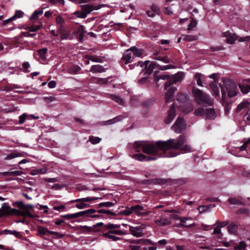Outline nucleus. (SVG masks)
Wrapping results in <instances>:
<instances>
[{"label": "nucleus", "mask_w": 250, "mask_h": 250, "mask_svg": "<svg viewBox=\"0 0 250 250\" xmlns=\"http://www.w3.org/2000/svg\"><path fill=\"white\" fill-rule=\"evenodd\" d=\"M185 142V137L181 135L175 139H170L167 141H159L158 145L165 153L163 157H173L179 154V153L175 152L179 149L185 153L191 151L192 149L190 146L186 145L182 146Z\"/></svg>", "instance_id": "f257e3e1"}, {"label": "nucleus", "mask_w": 250, "mask_h": 250, "mask_svg": "<svg viewBox=\"0 0 250 250\" xmlns=\"http://www.w3.org/2000/svg\"><path fill=\"white\" fill-rule=\"evenodd\" d=\"M220 86L221 88L223 100H226V93L229 97H234L237 95L238 92V88L235 83L231 80H225L223 83H220Z\"/></svg>", "instance_id": "f03ea898"}, {"label": "nucleus", "mask_w": 250, "mask_h": 250, "mask_svg": "<svg viewBox=\"0 0 250 250\" xmlns=\"http://www.w3.org/2000/svg\"><path fill=\"white\" fill-rule=\"evenodd\" d=\"M192 94L195 100L198 104H212V100L209 96L199 89L193 88Z\"/></svg>", "instance_id": "7ed1b4c3"}, {"label": "nucleus", "mask_w": 250, "mask_h": 250, "mask_svg": "<svg viewBox=\"0 0 250 250\" xmlns=\"http://www.w3.org/2000/svg\"><path fill=\"white\" fill-rule=\"evenodd\" d=\"M224 36L226 37V42L229 44L234 43L235 41L237 40L240 42H250V36L245 37H238L236 34H232L229 32H226L223 34Z\"/></svg>", "instance_id": "20e7f679"}, {"label": "nucleus", "mask_w": 250, "mask_h": 250, "mask_svg": "<svg viewBox=\"0 0 250 250\" xmlns=\"http://www.w3.org/2000/svg\"><path fill=\"white\" fill-rule=\"evenodd\" d=\"M20 210L12 208L7 204L3 203L0 208V217L6 216L7 215H18L19 216Z\"/></svg>", "instance_id": "39448f33"}, {"label": "nucleus", "mask_w": 250, "mask_h": 250, "mask_svg": "<svg viewBox=\"0 0 250 250\" xmlns=\"http://www.w3.org/2000/svg\"><path fill=\"white\" fill-rule=\"evenodd\" d=\"M158 142L159 141H157L156 144L145 142L143 149V152L148 154H154L158 152L159 149L162 150L158 145Z\"/></svg>", "instance_id": "423d86ee"}, {"label": "nucleus", "mask_w": 250, "mask_h": 250, "mask_svg": "<svg viewBox=\"0 0 250 250\" xmlns=\"http://www.w3.org/2000/svg\"><path fill=\"white\" fill-rule=\"evenodd\" d=\"M171 127L176 133H180L186 127L185 120L181 117H178Z\"/></svg>", "instance_id": "0eeeda50"}, {"label": "nucleus", "mask_w": 250, "mask_h": 250, "mask_svg": "<svg viewBox=\"0 0 250 250\" xmlns=\"http://www.w3.org/2000/svg\"><path fill=\"white\" fill-rule=\"evenodd\" d=\"M139 64L141 67H145V73L148 74H151L155 68H158V64L155 62L146 61L144 62H139Z\"/></svg>", "instance_id": "6e6552de"}, {"label": "nucleus", "mask_w": 250, "mask_h": 250, "mask_svg": "<svg viewBox=\"0 0 250 250\" xmlns=\"http://www.w3.org/2000/svg\"><path fill=\"white\" fill-rule=\"evenodd\" d=\"M104 6V4H99L98 5H94L91 4H85L84 5H82V10L83 11L84 13H85L86 17L88 14L90 13L93 10H97L100 9L101 8L103 7Z\"/></svg>", "instance_id": "1a4fd4ad"}, {"label": "nucleus", "mask_w": 250, "mask_h": 250, "mask_svg": "<svg viewBox=\"0 0 250 250\" xmlns=\"http://www.w3.org/2000/svg\"><path fill=\"white\" fill-rule=\"evenodd\" d=\"M175 117V111L174 106L172 104L170 109L167 111V115L165 120V122L167 124H170Z\"/></svg>", "instance_id": "9d476101"}, {"label": "nucleus", "mask_w": 250, "mask_h": 250, "mask_svg": "<svg viewBox=\"0 0 250 250\" xmlns=\"http://www.w3.org/2000/svg\"><path fill=\"white\" fill-rule=\"evenodd\" d=\"M33 208V206L32 205H24L23 210H20L19 216L33 218V215L29 211V209H31Z\"/></svg>", "instance_id": "9b49d317"}, {"label": "nucleus", "mask_w": 250, "mask_h": 250, "mask_svg": "<svg viewBox=\"0 0 250 250\" xmlns=\"http://www.w3.org/2000/svg\"><path fill=\"white\" fill-rule=\"evenodd\" d=\"M130 233L134 236L140 237L143 235L142 228L140 226L132 227L128 226Z\"/></svg>", "instance_id": "f8f14e48"}, {"label": "nucleus", "mask_w": 250, "mask_h": 250, "mask_svg": "<svg viewBox=\"0 0 250 250\" xmlns=\"http://www.w3.org/2000/svg\"><path fill=\"white\" fill-rule=\"evenodd\" d=\"M178 107L181 111L185 113H188L193 109V105L190 103L180 104Z\"/></svg>", "instance_id": "ddd939ff"}, {"label": "nucleus", "mask_w": 250, "mask_h": 250, "mask_svg": "<svg viewBox=\"0 0 250 250\" xmlns=\"http://www.w3.org/2000/svg\"><path fill=\"white\" fill-rule=\"evenodd\" d=\"M132 157L137 160L139 161H148L151 160H155L156 159V157H146L144 154L139 153L136 154H133L132 156Z\"/></svg>", "instance_id": "4468645a"}, {"label": "nucleus", "mask_w": 250, "mask_h": 250, "mask_svg": "<svg viewBox=\"0 0 250 250\" xmlns=\"http://www.w3.org/2000/svg\"><path fill=\"white\" fill-rule=\"evenodd\" d=\"M244 85L239 84V87L244 94H247L250 92V79H247L243 82Z\"/></svg>", "instance_id": "2eb2a0df"}, {"label": "nucleus", "mask_w": 250, "mask_h": 250, "mask_svg": "<svg viewBox=\"0 0 250 250\" xmlns=\"http://www.w3.org/2000/svg\"><path fill=\"white\" fill-rule=\"evenodd\" d=\"M160 13L159 8L155 4H153L151 7L150 9L146 11V14L148 17H154L156 15L159 14Z\"/></svg>", "instance_id": "dca6fc26"}, {"label": "nucleus", "mask_w": 250, "mask_h": 250, "mask_svg": "<svg viewBox=\"0 0 250 250\" xmlns=\"http://www.w3.org/2000/svg\"><path fill=\"white\" fill-rule=\"evenodd\" d=\"M176 90V88L175 87H171L167 90L165 95V99L167 103L171 102L173 100V95Z\"/></svg>", "instance_id": "f3484780"}, {"label": "nucleus", "mask_w": 250, "mask_h": 250, "mask_svg": "<svg viewBox=\"0 0 250 250\" xmlns=\"http://www.w3.org/2000/svg\"><path fill=\"white\" fill-rule=\"evenodd\" d=\"M43 14V10H36L30 17V20L32 21L33 23L37 21L39 19V17L41 16Z\"/></svg>", "instance_id": "a211bd4d"}, {"label": "nucleus", "mask_w": 250, "mask_h": 250, "mask_svg": "<svg viewBox=\"0 0 250 250\" xmlns=\"http://www.w3.org/2000/svg\"><path fill=\"white\" fill-rule=\"evenodd\" d=\"M152 59L156 60L161 61L166 63H168L170 62V59H169L167 56L161 57L158 56V53L153 54L152 56Z\"/></svg>", "instance_id": "6ab92c4d"}, {"label": "nucleus", "mask_w": 250, "mask_h": 250, "mask_svg": "<svg viewBox=\"0 0 250 250\" xmlns=\"http://www.w3.org/2000/svg\"><path fill=\"white\" fill-rule=\"evenodd\" d=\"M145 142L144 141H136L133 146V149L136 152H140L141 149H143Z\"/></svg>", "instance_id": "aec40b11"}, {"label": "nucleus", "mask_w": 250, "mask_h": 250, "mask_svg": "<svg viewBox=\"0 0 250 250\" xmlns=\"http://www.w3.org/2000/svg\"><path fill=\"white\" fill-rule=\"evenodd\" d=\"M129 51H130V49H128L122 58L125 64L129 63L131 62L132 55L131 53Z\"/></svg>", "instance_id": "412c9836"}, {"label": "nucleus", "mask_w": 250, "mask_h": 250, "mask_svg": "<svg viewBox=\"0 0 250 250\" xmlns=\"http://www.w3.org/2000/svg\"><path fill=\"white\" fill-rule=\"evenodd\" d=\"M130 50L133 54L134 56L141 57L144 54V51L142 49H138L135 46L130 47Z\"/></svg>", "instance_id": "4be33fe9"}, {"label": "nucleus", "mask_w": 250, "mask_h": 250, "mask_svg": "<svg viewBox=\"0 0 250 250\" xmlns=\"http://www.w3.org/2000/svg\"><path fill=\"white\" fill-rule=\"evenodd\" d=\"M205 113L207 118L208 119H214L216 117V113L212 108L206 109Z\"/></svg>", "instance_id": "5701e85b"}, {"label": "nucleus", "mask_w": 250, "mask_h": 250, "mask_svg": "<svg viewBox=\"0 0 250 250\" xmlns=\"http://www.w3.org/2000/svg\"><path fill=\"white\" fill-rule=\"evenodd\" d=\"M132 213H134L138 216H140L142 214V211L144 210V207L140 205H137L135 206H132Z\"/></svg>", "instance_id": "b1692460"}, {"label": "nucleus", "mask_w": 250, "mask_h": 250, "mask_svg": "<svg viewBox=\"0 0 250 250\" xmlns=\"http://www.w3.org/2000/svg\"><path fill=\"white\" fill-rule=\"evenodd\" d=\"M102 199L100 197H87L85 198H79L75 200H73L70 201L71 203L79 202H89L92 201L96 199Z\"/></svg>", "instance_id": "393cba45"}, {"label": "nucleus", "mask_w": 250, "mask_h": 250, "mask_svg": "<svg viewBox=\"0 0 250 250\" xmlns=\"http://www.w3.org/2000/svg\"><path fill=\"white\" fill-rule=\"evenodd\" d=\"M90 71L93 73H101L104 71V69L100 65H92Z\"/></svg>", "instance_id": "a878e982"}, {"label": "nucleus", "mask_w": 250, "mask_h": 250, "mask_svg": "<svg viewBox=\"0 0 250 250\" xmlns=\"http://www.w3.org/2000/svg\"><path fill=\"white\" fill-rule=\"evenodd\" d=\"M77 229L79 230L81 233H84L91 232L92 231V227L87 226H80L77 227Z\"/></svg>", "instance_id": "bb28decb"}, {"label": "nucleus", "mask_w": 250, "mask_h": 250, "mask_svg": "<svg viewBox=\"0 0 250 250\" xmlns=\"http://www.w3.org/2000/svg\"><path fill=\"white\" fill-rule=\"evenodd\" d=\"M46 168H35L31 170L30 174L32 175H36L38 174H44L46 172Z\"/></svg>", "instance_id": "cd10ccee"}, {"label": "nucleus", "mask_w": 250, "mask_h": 250, "mask_svg": "<svg viewBox=\"0 0 250 250\" xmlns=\"http://www.w3.org/2000/svg\"><path fill=\"white\" fill-rule=\"evenodd\" d=\"M103 236L104 238H108L114 241H116L120 239V237L113 235V234L110 233L109 231L107 233H103Z\"/></svg>", "instance_id": "c85d7f7f"}, {"label": "nucleus", "mask_w": 250, "mask_h": 250, "mask_svg": "<svg viewBox=\"0 0 250 250\" xmlns=\"http://www.w3.org/2000/svg\"><path fill=\"white\" fill-rule=\"evenodd\" d=\"M170 221L167 218H162L159 220L155 221V223L160 226H167L170 224Z\"/></svg>", "instance_id": "c756f323"}, {"label": "nucleus", "mask_w": 250, "mask_h": 250, "mask_svg": "<svg viewBox=\"0 0 250 250\" xmlns=\"http://www.w3.org/2000/svg\"><path fill=\"white\" fill-rule=\"evenodd\" d=\"M47 51V50L46 48H43L38 50V54L40 57V59L42 61H44L46 60Z\"/></svg>", "instance_id": "7c9ffc66"}, {"label": "nucleus", "mask_w": 250, "mask_h": 250, "mask_svg": "<svg viewBox=\"0 0 250 250\" xmlns=\"http://www.w3.org/2000/svg\"><path fill=\"white\" fill-rule=\"evenodd\" d=\"M124 117L123 115H119L115 118L105 122V125H112L123 119Z\"/></svg>", "instance_id": "2f4dec72"}, {"label": "nucleus", "mask_w": 250, "mask_h": 250, "mask_svg": "<svg viewBox=\"0 0 250 250\" xmlns=\"http://www.w3.org/2000/svg\"><path fill=\"white\" fill-rule=\"evenodd\" d=\"M187 100H188L187 95L185 94L179 93L177 95V101H178L181 103V104L186 103Z\"/></svg>", "instance_id": "473e14b6"}, {"label": "nucleus", "mask_w": 250, "mask_h": 250, "mask_svg": "<svg viewBox=\"0 0 250 250\" xmlns=\"http://www.w3.org/2000/svg\"><path fill=\"white\" fill-rule=\"evenodd\" d=\"M133 243L141 244L144 245L152 244V243L148 239H136L132 241Z\"/></svg>", "instance_id": "72a5a7b5"}, {"label": "nucleus", "mask_w": 250, "mask_h": 250, "mask_svg": "<svg viewBox=\"0 0 250 250\" xmlns=\"http://www.w3.org/2000/svg\"><path fill=\"white\" fill-rule=\"evenodd\" d=\"M203 75L201 73H196L194 75V78L195 81H196L197 84L198 85L200 86H203V82L202 81V78Z\"/></svg>", "instance_id": "f704fd0d"}, {"label": "nucleus", "mask_w": 250, "mask_h": 250, "mask_svg": "<svg viewBox=\"0 0 250 250\" xmlns=\"http://www.w3.org/2000/svg\"><path fill=\"white\" fill-rule=\"evenodd\" d=\"M214 205H210L208 206H200L198 208V209L199 210L200 213H202L203 212H205L206 211H208L209 209L212 208H213L215 207Z\"/></svg>", "instance_id": "c9c22d12"}, {"label": "nucleus", "mask_w": 250, "mask_h": 250, "mask_svg": "<svg viewBox=\"0 0 250 250\" xmlns=\"http://www.w3.org/2000/svg\"><path fill=\"white\" fill-rule=\"evenodd\" d=\"M81 70V67L78 65L73 66L70 67L67 70V72L72 74H75L77 73Z\"/></svg>", "instance_id": "e433bc0d"}, {"label": "nucleus", "mask_w": 250, "mask_h": 250, "mask_svg": "<svg viewBox=\"0 0 250 250\" xmlns=\"http://www.w3.org/2000/svg\"><path fill=\"white\" fill-rule=\"evenodd\" d=\"M110 98L120 105H123L124 104V100L117 95H110Z\"/></svg>", "instance_id": "4c0bfd02"}, {"label": "nucleus", "mask_w": 250, "mask_h": 250, "mask_svg": "<svg viewBox=\"0 0 250 250\" xmlns=\"http://www.w3.org/2000/svg\"><path fill=\"white\" fill-rule=\"evenodd\" d=\"M121 226L127 227V225L125 224H122L121 225H115V224H108L107 225H105L104 226V227L106 229H109V230H110V229H116L117 228H120Z\"/></svg>", "instance_id": "58836bf2"}, {"label": "nucleus", "mask_w": 250, "mask_h": 250, "mask_svg": "<svg viewBox=\"0 0 250 250\" xmlns=\"http://www.w3.org/2000/svg\"><path fill=\"white\" fill-rule=\"evenodd\" d=\"M215 83H216V82L214 81V82L210 83V86L211 89L214 92V94L216 96H219V89H218V87L216 85Z\"/></svg>", "instance_id": "ea45409f"}, {"label": "nucleus", "mask_w": 250, "mask_h": 250, "mask_svg": "<svg viewBox=\"0 0 250 250\" xmlns=\"http://www.w3.org/2000/svg\"><path fill=\"white\" fill-rule=\"evenodd\" d=\"M84 33V27L83 25H81L78 29V36L80 40L83 39Z\"/></svg>", "instance_id": "a19ab883"}, {"label": "nucleus", "mask_w": 250, "mask_h": 250, "mask_svg": "<svg viewBox=\"0 0 250 250\" xmlns=\"http://www.w3.org/2000/svg\"><path fill=\"white\" fill-rule=\"evenodd\" d=\"M109 231H110V233L117 235H122L125 233L124 230L120 229V228L110 229Z\"/></svg>", "instance_id": "79ce46f5"}, {"label": "nucleus", "mask_w": 250, "mask_h": 250, "mask_svg": "<svg viewBox=\"0 0 250 250\" xmlns=\"http://www.w3.org/2000/svg\"><path fill=\"white\" fill-rule=\"evenodd\" d=\"M132 207H127L125 209L120 211V214L125 216H128L132 213Z\"/></svg>", "instance_id": "37998d69"}, {"label": "nucleus", "mask_w": 250, "mask_h": 250, "mask_svg": "<svg viewBox=\"0 0 250 250\" xmlns=\"http://www.w3.org/2000/svg\"><path fill=\"white\" fill-rule=\"evenodd\" d=\"M188 220H191V218L190 217H181L179 218V220L181 222V223L178 225L179 227H183V226H186V227H190L191 225L189 226H187L185 225V223H186L187 221Z\"/></svg>", "instance_id": "c03bdc74"}, {"label": "nucleus", "mask_w": 250, "mask_h": 250, "mask_svg": "<svg viewBox=\"0 0 250 250\" xmlns=\"http://www.w3.org/2000/svg\"><path fill=\"white\" fill-rule=\"evenodd\" d=\"M197 39L198 36L197 35H186L183 38L184 41L188 42L196 41Z\"/></svg>", "instance_id": "a18cd8bd"}, {"label": "nucleus", "mask_w": 250, "mask_h": 250, "mask_svg": "<svg viewBox=\"0 0 250 250\" xmlns=\"http://www.w3.org/2000/svg\"><path fill=\"white\" fill-rule=\"evenodd\" d=\"M184 77V74L183 72H180L176 74L174 77V82L175 83L181 81Z\"/></svg>", "instance_id": "49530a36"}, {"label": "nucleus", "mask_w": 250, "mask_h": 250, "mask_svg": "<svg viewBox=\"0 0 250 250\" xmlns=\"http://www.w3.org/2000/svg\"><path fill=\"white\" fill-rule=\"evenodd\" d=\"M21 154L20 153L13 152L7 155L5 158V160H11L17 157L21 156Z\"/></svg>", "instance_id": "de8ad7c7"}, {"label": "nucleus", "mask_w": 250, "mask_h": 250, "mask_svg": "<svg viewBox=\"0 0 250 250\" xmlns=\"http://www.w3.org/2000/svg\"><path fill=\"white\" fill-rule=\"evenodd\" d=\"M5 231L7 232V234L14 235L17 238H21L22 237L21 233L16 230H5Z\"/></svg>", "instance_id": "09e8293b"}, {"label": "nucleus", "mask_w": 250, "mask_h": 250, "mask_svg": "<svg viewBox=\"0 0 250 250\" xmlns=\"http://www.w3.org/2000/svg\"><path fill=\"white\" fill-rule=\"evenodd\" d=\"M197 25V22L192 19L189 23V24L188 25V27L187 28V30L189 31L190 30H192L194 28H195Z\"/></svg>", "instance_id": "8fccbe9b"}, {"label": "nucleus", "mask_w": 250, "mask_h": 250, "mask_svg": "<svg viewBox=\"0 0 250 250\" xmlns=\"http://www.w3.org/2000/svg\"><path fill=\"white\" fill-rule=\"evenodd\" d=\"M77 18L84 19L86 18L85 13H84L83 11H77L73 13Z\"/></svg>", "instance_id": "3c124183"}, {"label": "nucleus", "mask_w": 250, "mask_h": 250, "mask_svg": "<svg viewBox=\"0 0 250 250\" xmlns=\"http://www.w3.org/2000/svg\"><path fill=\"white\" fill-rule=\"evenodd\" d=\"M246 244L243 241L239 243V245L234 248V250H244L246 248Z\"/></svg>", "instance_id": "603ef678"}, {"label": "nucleus", "mask_w": 250, "mask_h": 250, "mask_svg": "<svg viewBox=\"0 0 250 250\" xmlns=\"http://www.w3.org/2000/svg\"><path fill=\"white\" fill-rule=\"evenodd\" d=\"M101 138L98 137L91 136L89 139V141L93 144H96L100 142Z\"/></svg>", "instance_id": "864d4df0"}, {"label": "nucleus", "mask_w": 250, "mask_h": 250, "mask_svg": "<svg viewBox=\"0 0 250 250\" xmlns=\"http://www.w3.org/2000/svg\"><path fill=\"white\" fill-rule=\"evenodd\" d=\"M205 110L203 107H199L195 110V114L197 116H202L205 114Z\"/></svg>", "instance_id": "5fc2aeb1"}, {"label": "nucleus", "mask_w": 250, "mask_h": 250, "mask_svg": "<svg viewBox=\"0 0 250 250\" xmlns=\"http://www.w3.org/2000/svg\"><path fill=\"white\" fill-rule=\"evenodd\" d=\"M38 232L40 234L45 235L48 233V230L44 227L39 226L38 228Z\"/></svg>", "instance_id": "6e6d98bb"}, {"label": "nucleus", "mask_w": 250, "mask_h": 250, "mask_svg": "<svg viewBox=\"0 0 250 250\" xmlns=\"http://www.w3.org/2000/svg\"><path fill=\"white\" fill-rule=\"evenodd\" d=\"M41 28L40 25H33L30 26H28L27 29L30 32H35L38 31Z\"/></svg>", "instance_id": "4d7b16f0"}, {"label": "nucleus", "mask_w": 250, "mask_h": 250, "mask_svg": "<svg viewBox=\"0 0 250 250\" xmlns=\"http://www.w3.org/2000/svg\"><path fill=\"white\" fill-rule=\"evenodd\" d=\"M69 37V33L65 30H62L61 31V39L64 40L67 39Z\"/></svg>", "instance_id": "13d9d810"}, {"label": "nucleus", "mask_w": 250, "mask_h": 250, "mask_svg": "<svg viewBox=\"0 0 250 250\" xmlns=\"http://www.w3.org/2000/svg\"><path fill=\"white\" fill-rule=\"evenodd\" d=\"M24 15V13L20 10H16L15 12V14L12 16L13 18L14 19L16 18H21L23 17Z\"/></svg>", "instance_id": "bf43d9fd"}, {"label": "nucleus", "mask_w": 250, "mask_h": 250, "mask_svg": "<svg viewBox=\"0 0 250 250\" xmlns=\"http://www.w3.org/2000/svg\"><path fill=\"white\" fill-rule=\"evenodd\" d=\"M249 104V103L247 101L243 102L240 104H239L237 106V110L240 111L242 109V108L247 107Z\"/></svg>", "instance_id": "052dcab7"}, {"label": "nucleus", "mask_w": 250, "mask_h": 250, "mask_svg": "<svg viewBox=\"0 0 250 250\" xmlns=\"http://www.w3.org/2000/svg\"><path fill=\"white\" fill-rule=\"evenodd\" d=\"M114 205V204L111 202H103L99 204V206L100 207H111Z\"/></svg>", "instance_id": "680f3d73"}, {"label": "nucleus", "mask_w": 250, "mask_h": 250, "mask_svg": "<svg viewBox=\"0 0 250 250\" xmlns=\"http://www.w3.org/2000/svg\"><path fill=\"white\" fill-rule=\"evenodd\" d=\"M13 206L20 208L21 210L23 209L24 204L21 201L15 202L13 203Z\"/></svg>", "instance_id": "e2e57ef3"}, {"label": "nucleus", "mask_w": 250, "mask_h": 250, "mask_svg": "<svg viewBox=\"0 0 250 250\" xmlns=\"http://www.w3.org/2000/svg\"><path fill=\"white\" fill-rule=\"evenodd\" d=\"M28 117H29V116L27 115L26 114H25V113L22 114L19 117V124H22L24 122L26 118Z\"/></svg>", "instance_id": "0e129e2a"}, {"label": "nucleus", "mask_w": 250, "mask_h": 250, "mask_svg": "<svg viewBox=\"0 0 250 250\" xmlns=\"http://www.w3.org/2000/svg\"><path fill=\"white\" fill-rule=\"evenodd\" d=\"M158 68L161 70H166L167 69L173 68L174 67L171 64H168L163 66L158 65Z\"/></svg>", "instance_id": "69168bd1"}, {"label": "nucleus", "mask_w": 250, "mask_h": 250, "mask_svg": "<svg viewBox=\"0 0 250 250\" xmlns=\"http://www.w3.org/2000/svg\"><path fill=\"white\" fill-rule=\"evenodd\" d=\"M236 227V225L234 224V223H231L230 224L228 227V231L230 233H233L235 230V227Z\"/></svg>", "instance_id": "338daca9"}, {"label": "nucleus", "mask_w": 250, "mask_h": 250, "mask_svg": "<svg viewBox=\"0 0 250 250\" xmlns=\"http://www.w3.org/2000/svg\"><path fill=\"white\" fill-rule=\"evenodd\" d=\"M229 202L230 204L232 205H237L241 204V202L236 198H229Z\"/></svg>", "instance_id": "774afa93"}]
</instances>
